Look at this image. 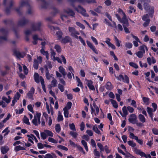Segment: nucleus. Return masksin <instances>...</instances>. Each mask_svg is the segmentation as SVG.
Instances as JSON below:
<instances>
[{
    "mask_svg": "<svg viewBox=\"0 0 158 158\" xmlns=\"http://www.w3.org/2000/svg\"><path fill=\"white\" fill-rule=\"evenodd\" d=\"M42 25V23L40 21L33 23L31 24V30L34 31H39L41 30V27Z\"/></svg>",
    "mask_w": 158,
    "mask_h": 158,
    "instance_id": "obj_1",
    "label": "nucleus"
},
{
    "mask_svg": "<svg viewBox=\"0 0 158 158\" xmlns=\"http://www.w3.org/2000/svg\"><path fill=\"white\" fill-rule=\"evenodd\" d=\"M29 22V20L28 19L23 17L18 20L17 24L19 27H23L27 24Z\"/></svg>",
    "mask_w": 158,
    "mask_h": 158,
    "instance_id": "obj_2",
    "label": "nucleus"
},
{
    "mask_svg": "<svg viewBox=\"0 0 158 158\" xmlns=\"http://www.w3.org/2000/svg\"><path fill=\"white\" fill-rule=\"evenodd\" d=\"M144 9L147 11H148V13L150 15L151 17H152V15L154 12V8L153 7L150 6L148 3H145L143 4Z\"/></svg>",
    "mask_w": 158,
    "mask_h": 158,
    "instance_id": "obj_3",
    "label": "nucleus"
},
{
    "mask_svg": "<svg viewBox=\"0 0 158 158\" xmlns=\"http://www.w3.org/2000/svg\"><path fill=\"white\" fill-rule=\"evenodd\" d=\"M13 53L14 55L18 59L23 58L26 55V53L25 52H20L16 49L14 50Z\"/></svg>",
    "mask_w": 158,
    "mask_h": 158,
    "instance_id": "obj_4",
    "label": "nucleus"
},
{
    "mask_svg": "<svg viewBox=\"0 0 158 158\" xmlns=\"http://www.w3.org/2000/svg\"><path fill=\"white\" fill-rule=\"evenodd\" d=\"M134 152L137 155H139L141 157H144L146 158H152L151 156L149 154L146 155L145 153L136 148H135Z\"/></svg>",
    "mask_w": 158,
    "mask_h": 158,
    "instance_id": "obj_5",
    "label": "nucleus"
},
{
    "mask_svg": "<svg viewBox=\"0 0 158 158\" xmlns=\"http://www.w3.org/2000/svg\"><path fill=\"white\" fill-rule=\"evenodd\" d=\"M117 79L119 81H123V82H125L127 84H129V77L126 75H124V77L123 75L120 74L118 76L116 77Z\"/></svg>",
    "mask_w": 158,
    "mask_h": 158,
    "instance_id": "obj_6",
    "label": "nucleus"
},
{
    "mask_svg": "<svg viewBox=\"0 0 158 158\" xmlns=\"http://www.w3.org/2000/svg\"><path fill=\"white\" fill-rule=\"evenodd\" d=\"M75 10L79 13H81L83 16L85 17H88L89 15L86 13V10L80 5L78 6L77 8H76Z\"/></svg>",
    "mask_w": 158,
    "mask_h": 158,
    "instance_id": "obj_7",
    "label": "nucleus"
},
{
    "mask_svg": "<svg viewBox=\"0 0 158 158\" xmlns=\"http://www.w3.org/2000/svg\"><path fill=\"white\" fill-rule=\"evenodd\" d=\"M128 121L130 123L133 124H135L137 121L136 115L134 114H131L128 119Z\"/></svg>",
    "mask_w": 158,
    "mask_h": 158,
    "instance_id": "obj_8",
    "label": "nucleus"
},
{
    "mask_svg": "<svg viewBox=\"0 0 158 158\" xmlns=\"http://www.w3.org/2000/svg\"><path fill=\"white\" fill-rule=\"evenodd\" d=\"M0 31L1 32L3 36L0 37V40H7V35L8 33V31L7 29L2 28L0 29Z\"/></svg>",
    "mask_w": 158,
    "mask_h": 158,
    "instance_id": "obj_9",
    "label": "nucleus"
},
{
    "mask_svg": "<svg viewBox=\"0 0 158 158\" xmlns=\"http://www.w3.org/2000/svg\"><path fill=\"white\" fill-rule=\"evenodd\" d=\"M26 5H27V6L29 5L28 2H26L25 1L22 0L20 2L19 7L18 8L15 9V10L18 13H19L20 10V8L22 7L25 6Z\"/></svg>",
    "mask_w": 158,
    "mask_h": 158,
    "instance_id": "obj_10",
    "label": "nucleus"
},
{
    "mask_svg": "<svg viewBox=\"0 0 158 158\" xmlns=\"http://www.w3.org/2000/svg\"><path fill=\"white\" fill-rule=\"evenodd\" d=\"M35 93V89L33 87H32L30 90L27 94V96L28 97L31 99V100H33V96Z\"/></svg>",
    "mask_w": 158,
    "mask_h": 158,
    "instance_id": "obj_11",
    "label": "nucleus"
},
{
    "mask_svg": "<svg viewBox=\"0 0 158 158\" xmlns=\"http://www.w3.org/2000/svg\"><path fill=\"white\" fill-rule=\"evenodd\" d=\"M121 22L123 23V27H128L129 26L128 20L126 18V16L125 14H124Z\"/></svg>",
    "mask_w": 158,
    "mask_h": 158,
    "instance_id": "obj_12",
    "label": "nucleus"
},
{
    "mask_svg": "<svg viewBox=\"0 0 158 158\" xmlns=\"http://www.w3.org/2000/svg\"><path fill=\"white\" fill-rule=\"evenodd\" d=\"M85 81H87V85L89 89L92 90H95V89L94 86L93 85V82L91 80L85 79Z\"/></svg>",
    "mask_w": 158,
    "mask_h": 158,
    "instance_id": "obj_13",
    "label": "nucleus"
},
{
    "mask_svg": "<svg viewBox=\"0 0 158 158\" xmlns=\"http://www.w3.org/2000/svg\"><path fill=\"white\" fill-rule=\"evenodd\" d=\"M87 44L89 47L96 54H98V52L97 50L96 49L95 47L89 41L87 40L86 41Z\"/></svg>",
    "mask_w": 158,
    "mask_h": 158,
    "instance_id": "obj_14",
    "label": "nucleus"
},
{
    "mask_svg": "<svg viewBox=\"0 0 158 158\" xmlns=\"http://www.w3.org/2000/svg\"><path fill=\"white\" fill-rule=\"evenodd\" d=\"M90 107L91 109V113L92 114H93L94 113V114L95 116H96L98 114L99 111V107H97L96 108V109H95L96 111V113L95 112V110L91 105H90Z\"/></svg>",
    "mask_w": 158,
    "mask_h": 158,
    "instance_id": "obj_15",
    "label": "nucleus"
},
{
    "mask_svg": "<svg viewBox=\"0 0 158 158\" xmlns=\"http://www.w3.org/2000/svg\"><path fill=\"white\" fill-rule=\"evenodd\" d=\"M30 152L33 154H36V155H38L39 154V153L40 154H44L47 152V151L45 150H41L39 151V152L35 151L33 150V149H31L30 150Z\"/></svg>",
    "mask_w": 158,
    "mask_h": 158,
    "instance_id": "obj_16",
    "label": "nucleus"
},
{
    "mask_svg": "<svg viewBox=\"0 0 158 158\" xmlns=\"http://www.w3.org/2000/svg\"><path fill=\"white\" fill-rule=\"evenodd\" d=\"M64 12L69 14L70 16L72 17H74L75 15V13L72 10L70 9H67L64 10Z\"/></svg>",
    "mask_w": 158,
    "mask_h": 158,
    "instance_id": "obj_17",
    "label": "nucleus"
},
{
    "mask_svg": "<svg viewBox=\"0 0 158 158\" xmlns=\"http://www.w3.org/2000/svg\"><path fill=\"white\" fill-rule=\"evenodd\" d=\"M9 150V148L7 146H3L1 148V150L2 153L4 154L7 153Z\"/></svg>",
    "mask_w": 158,
    "mask_h": 158,
    "instance_id": "obj_18",
    "label": "nucleus"
},
{
    "mask_svg": "<svg viewBox=\"0 0 158 158\" xmlns=\"http://www.w3.org/2000/svg\"><path fill=\"white\" fill-rule=\"evenodd\" d=\"M69 31L71 33V35H72L74 34H76L77 35L79 34V33L73 27H69Z\"/></svg>",
    "mask_w": 158,
    "mask_h": 158,
    "instance_id": "obj_19",
    "label": "nucleus"
},
{
    "mask_svg": "<svg viewBox=\"0 0 158 158\" xmlns=\"http://www.w3.org/2000/svg\"><path fill=\"white\" fill-rule=\"evenodd\" d=\"M34 77L35 81L37 83L40 82L39 76L38 73H35L34 75Z\"/></svg>",
    "mask_w": 158,
    "mask_h": 158,
    "instance_id": "obj_20",
    "label": "nucleus"
},
{
    "mask_svg": "<svg viewBox=\"0 0 158 158\" xmlns=\"http://www.w3.org/2000/svg\"><path fill=\"white\" fill-rule=\"evenodd\" d=\"M127 107L125 106H124L122 110L123 112V117H126L127 116L128 114V113L127 112Z\"/></svg>",
    "mask_w": 158,
    "mask_h": 158,
    "instance_id": "obj_21",
    "label": "nucleus"
},
{
    "mask_svg": "<svg viewBox=\"0 0 158 158\" xmlns=\"http://www.w3.org/2000/svg\"><path fill=\"white\" fill-rule=\"evenodd\" d=\"M14 4V2L11 1L10 3V6L9 7H6L5 10V12L7 14H9L10 12V9L12 7L13 5Z\"/></svg>",
    "mask_w": 158,
    "mask_h": 158,
    "instance_id": "obj_22",
    "label": "nucleus"
},
{
    "mask_svg": "<svg viewBox=\"0 0 158 158\" xmlns=\"http://www.w3.org/2000/svg\"><path fill=\"white\" fill-rule=\"evenodd\" d=\"M106 89L109 90H111L113 88V86L111 83L110 81H108L106 85Z\"/></svg>",
    "mask_w": 158,
    "mask_h": 158,
    "instance_id": "obj_23",
    "label": "nucleus"
},
{
    "mask_svg": "<svg viewBox=\"0 0 158 158\" xmlns=\"http://www.w3.org/2000/svg\"><path fill=\"white\" fill-rule=\"evenodd\" d=\"M26 2H28L29 5L28 6H27V5H25V6H26L28 8V10L27 11V13L29 14H31L32 13V11L31 9V8L30 6V1H25Z\"/></svg>",
    "mask_w": 158,
    "mask_h": 158,
    "instance_id": "obj_24",
    "label": "nucleus"
},
{
    "mask_svg": "<svg viewBox=\"0 0 158 158\" xmlns=\"http://www.w3.org/2000/svg\"><path fill=\"white\" fill-rule=\"evenodd\" d=\"M44 48H42V49L40 50V52L42 54L44 55H45L46 57V58L48 60L49 58V54L47 51H44Z\"/></svg>",
    "mask_w": 158,
    "mask_h": 158,
    "instance_id": "obj_25",
    "label": "nucleus"
},
{
    "mask_svg": "<svg viewBox=\"0 0 158 158\" xmlns=\"http://www.w3.org/2000/svg\"><path fill=\"white\" fill-rule=\"evenodd\" d=\"M14 150L16 152H18L21 150H26V149L24 148L21 146L20 145H18L15 147Z\"/></svg>",
    "mask_w": 158,
    "mask_h": 158,
    "instance_id": "obj_26",
    "label": "nucleus"
},
{
    "mask_svg": "<svg viewBox=\"0 0 158 158\" xmlns=\"http://www.w3.org/2000/svg\"><path fill=\"white\" fill-rule=\"evenodd\" d=\"M110 101L111 102L113 106L115 108H117L118 107V104L116 101L113 99H110Z\"/></svg>",
    "mask_w": 158,
    "mask_h": 158,
    "instance_id": "obj_27",
    "label": "nucleus"
},
{
    "mask_svg": "<svg viewBox=\"0 0 158 158\" xmlns=\"http://www.w3.org/2000/svg\"><path fill=\"white\" fill-rule=\"evenodd\" d=\"M150 99L148 98L143 97L142 98V100L146 105H148L149 103Z\"/></svg>",
    "mask_w": 158,
    "mask_h": 158,
    "instance_id": "obj_28",
    "label": "nucleus"
},
{
    "mask_svg": "<svg viewBox=\"0 0 158 158\" xmlns=\"http://www.w3.org/2000/svg\"><path fill=\"white\" fill-rule=\"evenodd\" d=\"M138 118L139 121L142 123H144L145 122L146 119L143 115L141 114H139L138 115Z\"/></svg>",
    "mask_w": 158,
    "mask_h": 158,
    "instance_id": "obj_29",
    "label": "nucleus"
},
{
    "mask_svg": "<svg viewBox=\"0 0 158 158\" xmlns=\"http://www.w3.org/2000/svg\"><path fill=\"white\" fill-rule=\"evenodd\" d=\"M59 71L63 76H65L66 75V73L65 72V69L62 66H60L59 67Z\"/></svg>",
    "mask_w": 158,
    "mask_h": 158,
    "instance_id": "obj_30",
    "label": "nucleus"
},
{
    "mask_svg": "<svg viewBox=\"0 0 158 158\" xmlns=\"http://www.w3.org/2000/svg\"><path fill=\"white\" fill-rule=\"evenodd\" d=\"M73 1H77L79 2H83L86 1L88 3H95V0H73Z\"/></svg>",
    "mask_w": 158,
    "mask_h": 158,
    "instance_id": "obj_31",
    "label": "nucleus"
},
{
    "mask_svg": "<svg viewBox=\"0 0 158 158\" xmlns=\"http://www.w3.org/2000/svg\"><path fill=\"white\" fill-rule=\"evenodd\" d=\"M51 9L52 10L51 14L52 16H54L58 12V10L55 7H52Z\"/></svg>",
    "mask_w": 158,
    "mask_h": 158,
    "instance_id": "obj_32",
    "label": "nucleus"
},
{
    "mask_svg": "<svg viewBox=\"0 0 158 158\" xmlns=\"http://www.w3.org/2000/svg\"><path fill=\"white\" fill-rule=\"evenodd\" d=\"M32 30H31L29 29H27L26 30L24 31V34H25L26 36V40H29V38L27 37V36H28V35H30L31 33L32 32Z\"/></svg>",
    "mask_w": 158,
    "mask_h": 158,
    "instance_id": "obj_33",
    "label": "nucleus"
},
{
    "mask_svg": "<svg viewBox=\"0 0 158 158\" xmlns=\"http://www.w3.org/2000/svg\"><path fill=\"white\" fill-rule=\"evenodd\" d=\"M110 40H106L105 42L109 47H111L113 49H115V46L110 42Z\"/></svg>",
    "mask_w": 158,
    "mask_h": 158,
    "instance_id": "obj_34",
    "label": "nucleus"
},
{
    "mask_svg": "<svg viewBox=\"0 0 158 158\" xmlns=\"http://www.w3.org/2000/svg\"><path fill=\"white\" fill-rule=\"evenodd\" d=\"M92 129L96 133L101 135L100 131L98 129L97 127H96V125H94Z\"/></svg>",
    "mask_w": 158,
    "mask_h": 158,
    "instance_id": "obj_35",
    "label": "nucleus"
},
{
    "mask_svg": "<svg viewBox=\"0 0 158 158\" xmlns=\"http://www.w3.org/2000/svg\"><path fill=\"white\" fill-rule=\"evenodd\" d=\"M55 49L56 52L58 53H60L61 52V47L58 44H56L54 47Z\"/></svg>",
    "mask_w": 158,
    "mask_h": 158,
    "instance_id": "obj_36",
    "label": "nucleus"
},
{
    "mask_svg": "<svg viewBox=\"0 0 158 158\" xmlns=\"http://www.w3.org/2000/svg\"><path fill=\"white\" fill-rule=\"evenodd\" d=\"M23 122L24 123L27 125H30V123L29 122L28 118L26 115H24V116L23 118Z\"/></svg>",
    "mask_w": 158,
    "mask_h": 158,
    "instance_id": "obj_37",
    "label": "nucleus"
},
{
    "mask_svg": "<svg viewBox=\"0 0 158 158\" xmlns=\"http://www.w3.org/2000/svg\"><path fill=\"white\" fill-rule=\"evenodd\" d=\"M53 79L51 81V87H55L56 86L57 84V81L56 79L54 78L53 77Z\"/></svg>",
    "mask_w": 158,
    "mask_h": 158,
    "instance_id": "obj_38",
    "label": "nucleus"
},
{
    "mask_svg": "<svg viewBox=\"0 0 158 158\" xmlns=\"http://www.w3.org/2000/svg\"><path fill=\"white\" fill-rule=\"evenodd\" d=\"M72 103L71 102H69L67 104L66 106L64 108H65V109L69 110L72 106Z\"/></svg>",
    "mask_w": 158,
    "mask_h": 158,
    "instance_id": "obj_39",
    "label": "nucleus"
},
{
    "mask_svg": "<svg viewBox=\"0 0 158 158\" xmlns=\"http://www.w3.org/2000/svg\"><path fill=\"white\" fill-rule=\"evenodd\" d=\"M128 144L132 147H134L136 146V143H134L133 141L129 140L127 142Z\"/></svg>",
    "mask_w": 158,
    "mask_h": 158,
    "instance_id": "obj_40",
    "label": "nucleus"
},
{
    "mask_svg": "<svg viewBox=\"0 0 158 158\" xmlns=\"http://www.w3.org/2000/svg\"><path fill=\"white\" fill-rule=\"evenodd\" d=\"M55 130L58 133H59L60 131L61 127L60 124H57L56 125Z\"/></svg>",
    "mask_w": 158,
    "mask_h": 158,
    "instance_id": "obj_41",
    "label": "nucleus"
},
{
    "mask_svg": "<svg viewBox=\"0 0 158 158\" xmlns=\"http://www.w3.org/2000/svg\"><path fill=\"white\" fill-rule=\"evenodd\" d=\"M57 147L59 149L66 151H68V150L67 147L62 145H58L57 146Z\"/></svg>",
    "mask_w": 158,
    "mask_h": 158,
    "instance_id": "obj_42",
    "label": "nucleus"
},
{
    "mask_svg": "<svg viewBox=\"0 0 158 158\" xmlns=\"http://www.w3.org/2000/svg\"><path fill=\"white\" fill-rule=\"evenodd\" d=\"M46 133L47 135H48L49 136H50L51 137H53V133L52 132L50 131L46 130L44 131Z\"/></svg>",
    "mask_w": 158,
    "mask_h": 158,
    "instance_id": "obj_43",
    "label": "nucleus"
},
{
    "mask_svg": "<svg viewBox=\"0 0 158 158\" xmlns=\"http://www.w3.org/2000/svg\"><path fill=\"white\" fill-rule=\"evenodd\" d=\"M63 110L64 111V115L65 118L68 117L69 112L68 111V110L65 109V108H64L63 109Z\"/></svg>",
    "mask_w": 158,
    "mask_h": 158,
    "instance_id": "obj_44",
    "label": "nucleus"
},
{
    "mask_svg": "<svg viewBox=\"0 0 158 158\" xmlns=\"http://www.w3.org/2000/svg\"><path fill=\"white\" fill-rule=\"evenodd\" d=\"M104 150H105L106 153L107 154L109 153L111 151V150L109 149V148L107 145H106L104 148Z\"/></svg>",
    "mask_w": 158,
    "mask_h": 158,
    "instance_id": "obj_45",
    "label": "nucleus"
},
{
    "mask_svg": "<svg viewBox=\"0 0 158 158\" xmlns=\"http://www.w3.org/2000/svg\"><path fill=\"white\" fill-rule=\"evenodd\" d=\"M48 140L51 143H57V141L55 139L51 137H49L48 138Z\"/></svg>",
    "mask_w": 158,
    "mask_h": 158,
    "instance_id": "obj_46",
    "label": "nucleus"
},
{
    "mask_svg": "<svg viewBox=\"0 0 158 158\" xmlns=\"http://www.w3.org/2000/svg\"><path fill=\"white\" fill-rule=\"evenodd\" d=\"M70 134L72 135L73 138L75 139L77 138L78 135V134L77 133L72 131L70 132Z\"/></svg>",
    "mask_w": 158,
    "mask_h": 158,
    "instance_id": "obj_47",
    "label": "nucleus"
},
{
    "mask_svg": "<svg viewBox=\"0 0 158 158\" xmlns=\"http://www.w3.org/2000/svg\"><path fill=\"white\" fill-rule=\"evenodd\" d=\"M38 66L39 64L38 63V61L36 60H35L33 64L34 68L35 69H37L38 68Z\"/></svg>",
    "mask_w": 158,
    "mask_h": 158,
    "instance_id": "obj_48",
    "label": "nucleus"
},
{
    "mask_svg": "<svg viewBox=\"0 0 158 158\" xmlns=\"http://www.w3.org/2000/svg\"><path fill=\"white\" fill-rule=\"evenodd\" d=\"M143 52L139 51L136 53L137 56L139 58H142L143 56Z\"/></svg>",
    "mask_w": 158,
    "mask_h": 158,
    "instance_id": "obj_49",
    "label": "nucleus"
},
{
    "mask_svg": "<svg viewBox=\"0 0 158 158\" xmlns=\"http://www.w3.org/2000/svg\"><path fill=\"white\" fill-rule=\"evenodd\" d=\"M56 34L57 35L59 39H60L61 38L62 33L60 31H58L56 32Z\"/></svg>",
    "mask_w": 158,
    "mask_h": 158,
    "instance_id": "obj_50",
    "label": "nucleus"
},
{
    "mask_svg": "<svg viewBox=\"0 0 158 158\" xmlns=\"http://www.w3.org/2000/svg\"><path fill=\"white\" fill-rule=\"evenodd\" d=\"M97 145L98 148L100 149L101 151H104V148L103 146V145L100 143H97Z\"/></svg>",
    "mask_w": 158,
    "mask_h": 158,
    "instance_id": "obj_51",
    "label": "nucleus"
},
{
    "mask_svg": "<svg viewBox=\"0 0 158 158\" xmlns=\"http://www.w3.org/2000/svg\"><path fill=\"white\" fill-rule=\"evenodd\" d=\"M129 65L135 69H138L139 67L138 65L135 63L134 62H130Z\"/></svg>",
    "mask_w": 158,
    "mask_h": 158,
    "instance_id": "obj_52",
    "label": "nucleus"
},
{
    "mask_svg": "<svg viewBox=\"0 0 158 158\" xmlns=\"http://www.w3.org/2000/svg\"><path fill=\"white\" fill-rule=\"evenodd\" d=\"M40 135L42 139L43 140L45 139L47 137V135L45 132H41L40 134Z\"/></svg>",
    "mask_w": 158,
    "mask_h": 158,
    "instance_id": "obj_53",
    "label": "nucleus"
},
{
    "mask_svg": "<svg viewBox=\"0 0 158 158\" xmlns=\"http://www.w3.org/2000/svg\"><path fill=\"white\" fill-rule=\"evenodd\" d=\"M94 152L95 156L98 157H100V153L98 151H97L96 149L94 150Z\"/></svg>",
    "mask_w": 158,
    "mask_h": 158,
    "instance_id": "obj_54",
    "label": "nucleus"
},
{
    "mask_svg": "<svg viewBox=\"0 0 158 158\" xmlns=\"http://www.w3.org/2000/svg\"><path fill=\"white\" fill-rule=\"evenodd\" d=\"M32 123L35 126L38 125L37 118L35 115L34 116V119L32 120Z\"/></svg>",
    "mask_w": 158,
    "mask_h": 158,
    "instance_id": "obj_55",
    "label": "nucleus"
},
{
    "mask_svg": "<svg viewBox=\"0 0 158 158\" xmlns=\"http://www.w3.org/2000/svg\"><path fill=\"white\" fill-rule=\"evenodd\" d=\"M102 8V7L101 6H98L97 8L94 9V10L98 13H100L101 11Z\"/></svg>",
    "mask_w": 158,
    "mask_h": 158,
    "instance_id": "obj_56",
    "label": "nucleus"
},
{
    "mask_svg": "<svg viewBox=\"0 0 158 158\" xmlns=\"http://www.w3.org/2000/svg\"><path fill=\"white\" fill-rule=\"evenodd\" d=\"M147 112L149 114H153L152 112L153 111V110L152 108L148 107H147Z\"/></svg>",
    "mask_w": 158,
    "mask_h": 158,
    "instance_id": "obj_57",
    "label": "nucleus"
},
{
    "mask_svg": "<svg viewBox=\"0 0 158 158\" xmlns=\"http://www.w3.org/2000/svg\"><path fill=\"white\" fill-rule=\"evenodd\" d=\"M37 147L39 149H42L44 147V144H43L41 143H37Z\"/></svg>",
    "mask_w": 158,
    "mask_h": 158,
    "instance_id": "obj_58",
    "label": "nucleus"
},
{
    "mask_svg": "<svg viewBox=\"0 0 158 158\" xmlns=\"http://www.w3.org/2000/svg\"><path fill=\"white\" fill-rule=\"evenodd\" d=\"M44 158H53V156L51 154L47 153L45 156L43 155Z\"/></svg>",
    "mask_w": 158,
    "mask_h": 158,
    "instance_id": "obj_59",
    "label": "nucleus"
},
{
    "mask_svg": "<svg viewBox=\"0 0 158 158\" xmlns=\"http://www.w3.org/2000/svg\"><path fill=\"white\" fill-rule=\"evenodd\" d=\"M127 108L128 111L130 113H133L134 111V109L130 106H128Z\"/></svg>",
    "mask_w": 158,
    "mask_h": 158,
    "instance_id": "obj_60",
    "label": "nucleus"
},
{
    "mask_svg": "<svg viewBox=\"0 0 158 158\" xmlns=\"http://www.w3.org/2000/svg\"><path fill=\"white\" fill-rule=\"evenodd\" d=\"M9 127H6L2 131V133L5 132V135H7L10 132V130H8Z\"/></svg>",
    "mask_w": 158,
    "mask_h": 158,
    "instance_id": "obj_61",
    "label": "nucleus"
},
{
    "mask_svg": "<svg viewBox=\"0 0 158 158\" xmlns=\"http://www.w3.org/2000/svg\"><path fill=\"white\" fill-rule=\"evenodd\" d=\"M69 127H70V129L71 130H72L73 131H76L75 126L73 123H72L71 124H69Z\"/></svg>",
    "mask_w": 158,
    "mask_h": 158,
    "instance_id": "obj_62",
    "label": "nucleus"
},
{
    "mask_svg": "<svg viewBox=\"0 0 158 158\" xmlns=\"http://www.w3.org/2000/svg\"><path fill=\"white\" fill-rule=\"evenodd\" d=\"M20 96V94L19 93L17 92L16 93V94L14 97V98H15L17 100H19Z\"/></svg>",
    "mask_w": 158,
    "mask_h": 158,
    "instance_id": "obj_63",
    "label": "nucleus"
},
{
    "mask_svg": "<svg viewBox=\"0 0 158 158\" xmlns=\"http://www.w3.org/2000/svg\"><path fill=\"white\" fill-rule=\"evenodd\" d=\"M152 131L153 133L156 135H158V130L155 128L152 129Z\"/></svg>",
    "mask_w": 158,
    "mask_h": 158,
    "instance_id": "obj_64",
    "label": "nucleus"
}]
</instances>
